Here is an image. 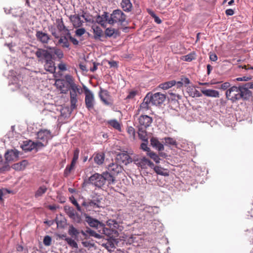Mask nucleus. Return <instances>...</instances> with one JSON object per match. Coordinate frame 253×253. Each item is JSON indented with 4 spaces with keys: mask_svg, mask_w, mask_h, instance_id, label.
<instances>
[{
    "mask_svg": "<svg viewBox=\"0 0 253 253\" xmlns=\"http://www.w3.org/2000/svg\"><path fill=\"white\" fill-rule=\"evenodd\" d=\"M55 85L62 93L66 94L70 90L71 108L72 110L75 109L77 102V95L82 92V89L80 86L75 84L73 77L71 75H66L64 79L56 80Z\"/></svg>",
    "mask_w": 253,
    "mask_h": 253,
    "instance_id": "1",
    "label": "nucleus"
},
{
    "mask_svg": "<svg viewBox=\"0 0 253 253\" xmlns=\"http://www.w3.org/2000/svg\"><path fill=\"white\" fill-rule=\"evenodd\" d=\"M119 224L114 220L100 221L96 219V238L116 236L119 234L117 230Z\"/></svg>",
    "mask_w": 253,
    "mask_h": 253,
    "instance_id": "2",
    "label": "nucleus"
},
{
    "mask_svg": "<svg viewBox=\"0 0 253 253\" xmlns=\"http://www.w3.org/2000/svg\"><path fill=\"white\" fill-rule=\"evenodd\" d=\"M251 96V91L243 86H233L226 92V98L233 102L240 99L247 100Z\"/></svg>",
    "mask_w": 253,
    "mask_h": 253,
    "instance_id": "3",
    "label": "nucleus"
},
{
    "mask_svg": "<svg viewBox=\"0 0 253 253\" xmlns=\"http://www.w3.org/2000/svg\"><path fill=\"white\" fill-rule=\"evenodd\" d=\"M126 14L121 10L116 9L110 14L108 19V23L111 25L118 24L122 25L126 20Z\"/></svg>",
    "mask_w": 253,
    "mask_h": 253,
    "instance_id": "4",
    "label": "nucleus"
},
{
    "mask_svg": "<svg viewBox=\"0 0 253 253\" xmlns=\"http://www.w3.org/2000/svg\"><path fill=\"white\" fill-rule=\"evenodd\" d=\"M106 182L108 184H114L115 179L108 172L101 174L96 173V187H101Z\"/></svg>",
    "mask_w": 253,
    "mask_h": 253,
    "instance_id": "5",
    "label": "nucleus"
},
{
    "mask_svg": "<svg viewBox=\"0 0 253 253\" xmlns=\"http://www.w3.org/2000/svg\"><path fill=\"white\" fill-rule=\"evenodd\" d=\"M69 19L73 24V26L75 28L81 27L83 26L84 21V20L86 22H90V19H88L85 14L79 15V14L71 15L69 17Z\"/></svg>",
    "mask_w": 253,
    "mask_h": 253,
    "instance_id": "6",
    "label": "nucleus"
},
{
    "mask_svg": "<svg viewBox=\"0 0 253 253\" xmlns=\"http://www.w3.org/2000/svg\"><path fill=\"white\" fill-rule=\"evenodd\" d=\"M138 129H146L152 123L153 119L148 115H142L137 118Z\"/></svg>",
    "mask_w": 253,
    "mask_h": 253,
    "instance_id": "7",
    "label": "nucleus"
},
{
    "mask_svg": "<svg viewBox=\"0 0 253 253\" xmlns=\"http://www.w3.org/2000/svg\"><path fill=\"white\" fill-rule=\"evenodd\" d=\"M118 235L116 236H113L112 237H106V238H105V236L103 238V239L101 241L97 242L100 245L104 247L106 249H107L108 251H111L112 249L115 248V244H114V240L113 238H115L117 237Z\"/></svg>",
    "mask_w": 253,
    "mask_h": 253,
    "instance_id": "8",
    "label": "nucleus"
},
{
    "mask_svg": "<svg viewBox=\"0 0 253 253\" xmlns=\"http://www.w3.org/2000/svg\"><path fill=\"white\" fill-rule=\"evenodd\" d=\"M148 94L150 95L149 97L151 100L152 105H153L158 106L162 104L166 98V95L160 92H157L154 94L149 92Z\"/></svg>",
    "mask_w": 253,
    "mask_h": 253,
    "instance_id": "9",
    "label": "nucleus"
},
{
    "mask_svg": "<svg viewBox=\"0 0 253 253\" xmlns=\"http://www.w3.org/2000/svg\"><path fill=\"white\" fill-rule=\"evenodd\" d=\"M36 55L37 57L41 59H44L45 62L49 61L53 59L51 51L49 48V50H45L42 48H39L36 52Z\"/></svg>",
    "mask_w": 253,
    "mask_h": 253,
    "instance_id": "10",
    "label": "nucleus"
},
{
    "mask_svg": "<svg viewBox=\"0 0 253 253\" xmlns=\"http://www.w3.org/2000/svg\"><path fill=\"white\" fill-rule=\"evenodd\" d=\"M108 172L115 179V176L117 175L123 170V167L117 163H112L108 165Z\"/></svg>",
    "mask_w": 253,
    "mask_h": 253,
    "instance_id": "11",
    "label": "nucleus"
},
{
    "mask_svg": "<svg viewBox=\"0 0 253 253\" xmlns=\"http://www.w3.org/2000/svg\"><path fill=\"white\" fill-rule=\"evenodd\" d=\"M150 95L147 94L145 97L143 99L142 103L140 105L139 109L137 110V114L134 116V117H137V115L139 114L140 111L143 112H146L151 108V105H152V102L149 97Z\"/></svg>",
    "mask_w": 253,
    "mask_h": 253,
    "instance_id": "12",
    "label": "nucleus"
},
{
    "mask_svg": "<svg viewBox=\"0 0 253 253\" xmlns=\"http://www.w3.org/2000/svg\"><path fill=\"white\" fill-rule=\"evenodd\" d=\"M50 130L41 129L37 133V139L47 144L48 140L52 138Z\"/></svg>",
    "mask_w": 253,
    "mask_h": 253,
    "instance_id": "13",
    "label": "nucleus"
},
{
    "mask_svg": "<svg viewBox=\"0 0 253 253\" xmlns=\"http://www.w3.org/2000/svg\"><path fill=\"white\" fill-rule=\"evenodd\" d=\"M136 165L140 167L142 169H146L148 167L153 168L154 167V164L149 159L143 157L135 161Z\"/></svg>",
    "mask_w": 253,
    "mask_h": 253,
    "instance_id": "14",
    "label": "nucleus"
},
{
    "mask_svg": "<svg viewBox=\"0 0 253 253\" xmlns=\"http://www.w3.org/2000/svg\"><path fill=\"white\" fill-rule=\"evenodd\" d=\"M85 90V101L86 107L90 109L93 108L92 101L93 100V94L89 91V90L85 86H84Z\"/></svg>",
    "mask_w": 253,
    "mask_h": 253,
    "instance_id": "15",
    "label": "nucleus"
},
{
    "mask_svg": "<svg viewBox=\"0 0 253 253\" xmlns=\"http://www.w3.org/2000/svg\"><path fill=\"white\" fill-rule=\"evenodd\" d=\"M36 36L37 40L42 43H47L50 38L48 34L41 31L36 32Z\"/></svg>",
    "mask_w": 253,
    "mask_h": 253,
    "instance_id": "16",
    "label": "nucleus"
},
{
    "mask_svg": "<svg viewBox=\"0 0 253 253\" xmlns=\"http://www.w3.org/2000/svg\"><path fill=\"white\" fill-rule=\"evenodd\" d=\"M56 25L58 31L61 33V34H66L67 35L68 34V35H70V31L65 26L62 18L56 19Z\"/></svg>",
    "mask_w": 253,
    "mask_h": 253,
    "instance_id": "17",
    "label": "nucleus"
},
{
    "mask_svg": "<svg viewBox=\"0 0 253 253\" xmlns=\"http://www.w3.org/2000/svg\"><path fill=\"white\" fill-rule=\"evenodd\" d=\"M109 16L108 15V13L104 12V14L101 16L98 15L96 18V22L100 24L101 26L105 27L106 22L108 23V19Z\"/></svg>",
    "mask_w": 253,
    "mask_h": 253,
    "instance_id": "18",
    "label": "nucleus"
},
{
    "mask_svg": "<svg viewBox=\"0 0 253 253\" xmlns=\"http://www.w3.org/2000/svg\"><path fill=\"white\" fill-rule=\"evenodd\" d=\"M22 148L26 152L31 151L35 149V142L31 140H27L23 142Z\"/></svg>",
    "mask_w": 253,
    "mask_h": 253,
    "instance_id": "19",
    "label": "nucleus"
},
{
    "mask_svg": "<svg viewBox=\"0 0 253 253\" xmlns=\"http://www.w3.org/2000/svg\"><path fill=\"white\" fill-rule=\"evenodd\" d=\"M151 145L157 149L158 151H163L164 149L163 144H162L156 137H152L150 139Z\"/></svg>",
    "mask_w": 253,
    "mask_h": 253,
    "instance_id": "20",
    "label": "nucleus"
},
{
    "mask_svg": "<svg viewBox=\"0 0 253 253\" xmlns=\"http://www.w3.org/2000/svg\"><path fill=\"white\" fill-rule=\"evenodd\" d=\"M18 153L13 150L8 151L5 154V160L7 162L13 161L17 159Z\"/></svg>",
    "mask_w": 253,
    "mask_h": 253,
    "instance_id": "21",
    "label": "nucleus"
},
{
    "mask_svg": "<svg viewBox=\"0 0 253 253\" xmlns=\"http://www.w3.org/2000/svg\"><path fill=\"white\" fill-rule=\"evenodd\" d=\"M68 39H69V38L66 34H61V35L59 36L58 43L61 44L63 47L68 48L70 44Z\"/></svg>",
    "mask_w": 253,
    "mask_h": 253,
    "instance_id": "22",
    "label": "nucleus"
},
{
    "mask_svg": "<svg viewBox=\"0 0 253 253\" xmlns=\"http://www.w3.org/2000/svg\"><path fill=\"white\" fill-rule=\"evenodd\" d=\"M201 91L202 93L206 96L215 98L219 97V92L215 90L207 89L205 90H202Z\"/></svg>",
    "mask_w": 253,
    "mask_h": 253,
    "instance_id": "23",
    "label": "nucleus"
},
{
    "mask_svg": "<svg viewBox=\"0 0 253 253\" xmlns=\"http://www.w3.org/2000/svg\"><path fill=\"white\" fill-rule=\"evenodd\" d=\"M121 5L125 11L129 12L132 9V5L130 0H122Z\"/></svg>",
    "mask_w": 253,
    "mask_h": 253,
    "instance_id": "24",
    "label": "nucleus"
},
{
    "mask_svg": "<svg viewBox=\"0 0 253 253\" xmlns=\"http://www.w3.org/2000/svg\"><path fill=\"white\" fill-rule=\"evenodd\" d=\"M107 124L114 129L121 132L122 131L121 126L120 123L116 119H112L107 121Z\"/></svg>",
    "mask_w": 253,
    "mask_h": 253,
    "instance_id": "25",
    "label": "nucleus"
},
{
    "mask_svg": "<svg viewBox=\"0 0 253 253\" xmlns=\"http://www.w3.org/2000/svg\"><path fill=\"white\" fill-rule=\"evenodd\" d=\"M95 181V174H92L90 176H86L84 179L83 183L84 187H87L90 185H93Z\"/></svg>",
    "mask_w": 253,
    "mask_h": 253,
    "instance_id": "26",
    "label": "nucleus"
},
{
    "mask_svg": "<svg viewBox=\"0 0 253 253\" xmlns=\"http://www.w3.org/2000/svg\"><path fill=\"white\" fill-rule=\"evenodd\" d=\"M44 69L47 71L51 73H53L55 70V67L54 66V63L52 61V59L50 60V61L48 60L45 62L44 65Z\"/></svg>",
    "mask_w": 253,
    "mask_h": 253,
    "instance_id": "27",
    "label": "nucleus"
},
{
    "mask_svg": "<svg viewBox=\"0 0 253 253\" xmlns=\"http://www.w3.org/2000/svg\"><path fill=\"white\" fill-rule=\"evenodd\" d=\"M28 162L26 160H23L21 162L15 164L13 165V168L17 170H23L28 165Z\"/></svg>",
    "mask_w": 253,
    "mask_h": 253,
    "instance_id": "28",
    "label": "nucleus"
},
{
    "mask_svg": "<svg viewBox=\"0 0 253 253\" xmlns=\"http://www.w3.org/2000/svg\"><path fill=\"white\" fill-rule=\"evenodd\" d=\"M176 81L174 80L162 83L159 85V87L163 89H168L170 87L175 85Z\"/></svg>",
    "mask_w": 253,
    "mask_h": 253,
    "instance_id": "29",
    "label": "nucleus"
},
{
    "mask_svg": "<svg viewBox=\"0 0 253 253\" xmlns=\"http://www.w3.org/2000/svg\"><path fill=\"white\" fill-rule=\"evenodd\" d=\"M99 97L104 104L107 105L109 104L108 102L109 95L107 90H101L99 93Z\"/></svg>",
    "mask_w": 253,
    "mask_h": 253,
    "instance_id": "30",
    "label": "nucleus"
},
{
    "mask_svg": "<svg viewBox=\"0 0 253 253\" xmlns=\"http://www.w3.org/2000/svg\"><path fill=\"white\" fill-rule=\"evenodd\" d=\"M82 206L85 208L86 211H93L95 208V202L92 200L84 201L83 203Z\"/></svg>",
    "mask_w": 253,
    "mask_h": 253,
    "instance_id": "31",
    "label": "nucleus"
},
{
    "mask_svg": "<svg viewBox=\"0 0 253 253\" xmlns=\"http://www.w3.org/2000/svg\"><path fill=\"white\" fill-rule=\"evenodd\" d=\"M50 49L51 51L53 58L55 55L59 59H61L63 57V52L60 49L56 47H50Z\"/></svg>",
    "mask_w": 253,
    "mask_h": 253,
    "instance_id": "32",
    "label": "nucleus"
},
{
    "mask_svg": "<svg viewBox=\"0 0 253 253\" xmlns=\"http://www.w3.org/2000/svg\"><path fill=\"white\" fill-rule=\"evenodd\" d=\"M47 188L45 186L43 185L40 186L36 192L35 197L36 198H38L39 197L42 196V195L44 194L47 191Z\"/></svg>",
    "mask_w": 253,
    "mask_h": 253,
    "instance_id": "33",
    "label": "nucleus"
},
{
    "mask_svg": "<svg viewBox=\"0 0 253 253\" xmlns=\"http://www.w3.org/2000/svg\"><path fill=\"white\" fill-rule=\"evenodd\" d=\"M196 54L194 52H191L186 55L182 56L181 60L185 61L191 62L195 59Z\"/></svg>",
    "mask_w": 253,
    "mask_h": 253,
    "instance_id": "34",
    "label": "nucleus"
},
{
    "mask_svg": "<svg viewBox=\"0 0 253 253\" xmlns=\"http://www.w3.org/2000/svg\"><path fill=\"white\" fill-rule=\"evenodd\" d=\"M105 159V154L104 153H99L96 155V164L101 165L103 163Z\"/></svg>",
    "mask_w": 253,
    "mask_h": 253,
    "instance_id": "35",
    "label": "nucleus"
},
{
    "mask_svg": "<svg viewBox=\"0 0 253 253\" xmlns=\"http://www.w3.org/2000/svg\"><path fill=\"white\" fill-rule=\"evenodd\" d=\"M84 216L85 217V221L91 227H95V219L91 218L87 214L84 213Z\"/></svg>",
    "mask_w": 253,
    "mask_h": 253,
    "instance_id": "36",
    "label": "nucleus"
},
{
    "mask_svg": "<svg viewBox=\"0 0 253 253\" xmlns=\"http://www.w3.org/2000/svg\"><path fill=\"white\" fill-rule=\"evenodd\" d=\"M164 140L165 141V144L166 145H172V146H175L177 145V143L176 141L171 137H165Z\"/></svg>",
    "mask_w": 253,
    "mask_h": 253,
    "instance_id": "37",
    "label": "nucleus"
},
{
    "mask_svg": "<svg viewBox=\"0 0 253 253\" xmlns=\"http://www.w3.org/2000/svg\"><path fill=\"white\" fill-rule=\"evenodd\" d=\"M68 233L70 235L76 237L79 234L80 232L73 226H71L69 227Z\"/></svg>",
    "mask_w": 253,
    "mask_h": 253,
    "instance_id": "38",
    "label": "nucleus"
},
{
    "mask_svg": "<svg viewBox=\"0 0 253 253\" xmlns=\"http://www.w3.org/2000/svg\"><path fill=\"white\" fill-rule=\"evenodd\" d=\"M138 135L139 138L143 141H147L146 129H138Z\"/></svg>",
    "mask_w": 253,
    "mask_h": 253,
    "instance_id": "39",
    "label": "nucleus"
},
{
    "mask_svg": "<svg viewBox=\"0 0 253 253\" xmlns=\"http://www.w3.org/2000/svg\"><path fill=\"white\" fill-rule=\"evenodd\" d=\"M48 30L55 39L59 38V35L57 33V30L54 26H48Z\"/></svg>",
    "mask_w": 253,
    "mask_h": 253,
    "instance_id": "40",
    "label": "nucleus"
},
{
    "mask_svg": "<svg viewBox=\"0 0 253 253\" xmlns=\"http://www.w3.org/2000/svg\"><path fill=\"white\" fill-rule=\"evenodd\" d=\"M155 171L159 174L162 175H168V174L167 172H165L164 169L159 166H155L153 167Z\"/></svg>",
    "mask_w": 253,
    "mask_h": 253,
    "instance_id": "41",
    "label": "nucleus"
},
{
    "mask_svg": "<svg viewBox=\"0 0 253 253\" xmlns=\"http://www.w3.org/2000/svg\"><path fill=\"white\" fill-rule=\"evenodd\" d=\"M147 155L149 156L152 159H153L156 163L160 162V158L155 153L153 152H149L147 153Z\"/></svg>",
    "mask_w": 253,
    "mask_h": 253,
    "instance_id": "42",
    "label": "nucleus"
},
{
    "mask_svg": "<svg viewBox=\"0 0 253 253\" xmlns=\"http://www.w3.org/2000/svg\"><path fill=\"white\" fill-rule=\"evenodd\" d=\"M65 240L70 246L73 248H78V244L74 240L70 238H66Z\"/></svg>",
    "mask_w": 253,
    "mask_h": 253,
    "instance_id": "43",
    "label": "nucleus"
},
{
    "mask_svg": "<svg viewBox=\"0 0 253 253\" xmlns=\"http://www.w3.org/2000/svg\"><path fill=\"white\" fill-rule=\"evenodd\" d=\"M115 31H116L115 29L108 28L106 29L105 32V35L107 37H112L115 33Z\"/></svg>",
    "mask_w": 253,
    "mask_h": 253,
    "instance_id": "44",
    "label": "nucleus"
},
{
    "mask_svg": "<svg viewBox=\"0 0 253 253\" xmlns=\"http://www.w3.org/2000/svg\"><path fill=\"white\" fill-rule=\"evenodd\" d=\"M74 169V168L71 166L69 165L67 166L64 171V176L66 177H68Z\"/></svg>",
    "mask_w": 253,
    "mask_h": 253,
    "instance_id": "45",
    "label": "nucleus"
},
{
    "mask_svg": "<svg viewBox=\"0 0 253 253\" xmlns=\"http://www.w3.org/2000/svg\"><path fill=\"white\" fill-rule=\"evenodd\" d=\"M51 238L49 236H45L43 239V244L46 246H49L51 244Z\"/></svg>",
    "mask_w": 253,
    "mask_h": 253,
    "instance_id": "46",
    "label": "nucleus"
},
{
    "mask_svg": "<svg viewBox=\"0 0 253 253\" xmlns=\"http://www.w3.org/2000/svg\"><path fill=\"white\" fill-rule=\"evenodd\" d=\"M104 37L103 31L98 27H96V38L98 37L101 38Z\"/></svg>",
    "mask_w": 253,
    "mask_h": 253,
    "instance_id": "47",
    "label": "nucleus"
},
{
    "mask_svg": "<svg viewBox=\"0 0 253 253\" xmlns=\"http://www.w3.org/2000/svg\"><path fill=\"white\" fill-rule=\"evenodd\" d=\"M10 193V191L6 189H0V201H3V196Z\"/></svg>",
    "mask_w": 253,
    "mask_h": 253,
    "instance_id": "48",
    "label": "nucleus"
},
{
    "mask_svg": "<svg viewBox=\"0 0 253 253\" xmlns=\"http://www.w3.org/2000/svg\"><path fill=\"white\" fill-rule=\"evenodd\" d=\"M66 212L69 216L71 218H73L76 213L74 209L71 207H69Z\"/></svg>",
    "mask_w": 253,
    "mask_h": 253,
    "instance_id": "49",
    "label": "nucleus"
},
{
    "mask_svg": "<svg viewBox=\"0 0 253 253\" xmlns=\"http://www.w3.org/2000/svg\"><path fill=\"white\" fill-rule=\"evenodd\" d=\"M127 132L128 133L130 137H134L135 132L134 128L132 126L127 127Z\"/></svg>",
    "mask_w": 253,
    "mask_h": 253,
    "instance_id": "50",
    "label": "nucleus"
},
{
    "mask_svg": "<svg viewBox=\"0 0 253 253\" xmlns=\"http://www.w3.org/2000/svg\"><path fill=\"white\" fill-rule=\"evenodd\" d=\"M70 200L71 201L72 203L74 205L77 209V210L80 212L82 211V209L79 204L78 203L76 200L74 198V197H73L72 198H70Z\"/></svg>",
    "mask_w": 253,
    "mask_h": 253,
    "instance_id": "51",
    "label": "nucleus"
},
{
    "mask_svg": "<svg viewBox=\"0 0 253 253\" xmlns=\"http://www.w3.org/2000/svg\"><path fill=\"white\" fill-rule=\"evenodd\" d=\"M85 32L84 28H79L75 31V34L78 37H81L83 35Z\"/></svg>",
    "mask_w": 253,
    "mask_h": 253,
    "instance_id": "52",
    "label": "nucleus"
},
{
    "mask_svg": "<svg viewBox=\"0 0 253 253\" xmlns=\"http://www.w3.org/2000/svg\"><path fill=\"white\" fill-rule=\"evenodd\" d=\"M137 93V91L132 90L129 92L128 95L126 96V99H133L136 96Z\"/></svg>",
    "mask_w": 253,
    "mask_h": 253,
    "instance_id": "53",
    "label": "nucleus"
},
{
    "mask_svg": "<svg viewBox=\"0 0 253 253\" xmlns=\"http://www.w3.org/2000/svg\"><path fill=\"white\" fill-rule=\"evenodd\" d=\"M68 36L70 41L73 43L74 45H77L79 44V41L75 38L72 37L71 33H70V35H66Z\"/></svg>",
    "mask_w": 253,
    "mask_h": 253,
    "instance_id": "54",
    "label": "nucleus"
},
{
    "mask_svg": "<svg viewBox=\"0 0 253 253\" xmlns=\"http://www.w3.org/2000/svg\"><path fill=\"white\" fill-rule=\"evenodd\" d=\"M35 148L36 149H37L38 148H40V147H44L47 145V144H46L41 141H40L37 142H35Z\"/></svg>",
    "mask_w": 253,
    "mask_h": 253,
    "instance_id": "55",
    "label": "nucleus"
},
{
    "mask_svg": "<svg viewBox=\"0 0 253 253\" xmlns=\"http://www.w3.org/2000/svg\"><path fill=\"white\" fill-rule=\"evenodd\" d=\"M150 14L154 18L155 22L158 24H161L162 23V20L156 16L154 12L150 13Z\"/></svg>",
    "mask_w": 253,
    "mask_h": 253,
    "instance_id": "56",
    "label": "nucleus"
},
{
    "mask_svg": "<svg viewBox=\"0 0 253 253\" xmlns=\"http://www.w3.org/2000/svg\"><path fill=\"white\" fill-rule=\"evenodd\" d=\"M210 59L212 61H216L217 60V56L214 53L210 52L209 53Z\"/></svg>",
    "mask_w": 253,
    "mask_h": 253,
    "instance_id": "57",
    "label": "nucleus"
},
{
    "mask_svg": "<svg viewBox=\"0 0 253 253\" xmlns=\"http://www.w3.org/2000/svg\"><path fill=\"white\" fill-rule=\"evenodd\" d=\"M79 153L80 150L78 148H77L74 152L73 158L72 159L77 161L79 158Z\"/></svg>",
    "mask_w": 253,
    "mask_h": 253,
    "instance_id": "58",
    "label": "nucleus"
},
{
    "mask_svg": "<svg viewBox=\"0 0 253 253\" xmlns=\"http://www.w3.org/2000/svg\"><path fill=\"white\" fill-rule=\"evenodd\" d=\"M141 148L144 151H147L148 153L150 152V148L147 146V144L146 143H142L141 144Z\"/></svg>",
    "mask_w": 253,
    "mask_h": 253,
    "instance_id": "59",
    "label": "nucleus"
},
{
    "mask_svg": "<svg viewBox=\"0 0 253 253\" xmlns=\"http://www.w3.org/2000/svg\"><path fill=\"white\" fill-rule=\"evenodd\" d=\"M72 219L77 223H80L82 220L80 215L77 213H75Z\"/></svg>",
    "mask_w": 253,
    "mask_h": 253,
    "instance_id": "60",
    "label": "nucleus"
},
{
    "mask_svg": "<svg viewBox=\"0 0 253 253\" xmlns=\"http://www.w3.org/2000/svg\"><path fill=\"white\" fill-rule=\"evenodd\" d=\"M230 86V84L229 83L225 82V83H224L223 84H222L220 85V87H219V88H221L223 90H225V89H227L228 87H229Z\"/></svg>",
    "mask_w": 253,
    "mask_h": 253,
    "instance_id": "61",
    "label": "nucleus"
},
{
    "mask_svg": "<svg viewBox=\"0 0 253 253\" xmlns=\"http://www.w3.org/2000/svg\"><path fill=\"white\" fill-rule=\"evenodd\" d=\"M83 245L86 247H91L94 246V243H91L88 241H84L82 242Z\"/></svg>",
    "mask_w": 253,
    "mask_h": 253,
    "instance_id": "62",
    "label": "nucleus"
},
{
    "mask_svg": "<svg viewBox=\"0 0 253 253\" xmlns=\"http://www.w3.org/2000/svg\"><path fill=\"white\" fill-rule=\"evenodd\" d=\"M181 81L183 83V85L186 86L188 84L190 83L189 79L186 77H183L181 79Z\"/></svg>",
    "mask_w": 253,
    "mask_h": 253,
    "instance_id": "63",
    "label": "nucleus"
},
{
    "mask_svg": "<svg viewBox=\"0 0 253 253\" xmlns=\"http://www.w3.org/2000/svg\"><path fill=\"white\" fill-rule=\"evenodd\" d=\"M225 14L227 16H232L234 14V11L232 9H228L226 10Z\"/></svg>",
    "mask_w": 253,
    "mask_h": 253,
    "instance_id": "64",
    "label": "nucleus"
}]
</instances>
